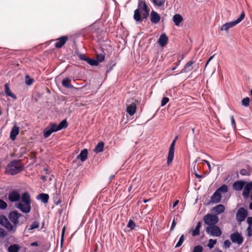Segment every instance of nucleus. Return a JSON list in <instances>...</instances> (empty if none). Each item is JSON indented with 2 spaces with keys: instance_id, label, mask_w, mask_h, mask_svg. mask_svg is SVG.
Instances as JSON below:
<instances>
[{
  "instance_id": "f257e3e1",
  "label": "nucleus",
  "mask_w": 252,
  "mask_h": 252,
  "mask_svg": "<svg viewBox=\"0 0 252 252\" xmlns=\"http://www.w3.org/2000/svg\"><path fill=\"white\" fill-rule=\"evenodd\" d=\"M149 11L150 9L145 1L139 0L137 8L134 12L133 19L136 22H141L143 19L148 17Z\"/></svg>"
},
{
  "instance_id": "f03ea898",
  "label": "nucleus",
  "mask_w": 252,
  "mask_h": 252,
  "mask_svg": "<svg viewBox=\"0 0 252 252\" xmlns=\"http://www.w3.org/2000/svg\"><path fill=\"white\" fill-rule=\"evenodd\" d=\"M31 199L30 194L25 192L21 196V201L15 204V207L24 213H29L31 211Z\"/></svg>"
},
{
  "instance_id": "7ed1b4c3",
  "label": "nucleus",
  "mask_w": 252,
  "mask_h": 252,
  "mask_svg": "<svg viewBox=\"0 0 252 252\" xmlns=\"http://www.w3.org/2000/svg\"><path fill=\"white\" fill-rule=\"evenodd\" d=\"M23 169L21 162L19 160H14L8 164L6 172L10 175H15L21 172Z\"/></svg>"
},
{
  "instance_id": "20e7f679",
  "label": "nucleus",
  "mask_w": 252,
  "mask_h": 252,
  "mask_svg": "<svg viewBox=\"0 0 252 252\" xmlns=\"http://www.w3.org/2000/svg\"><path fill=\"white\" fill-rule=\"evenodd\" d=\"M245 16V12L243 11L241 13L240 17L238 18H237L236 20L228 23H226L222 25L220 28V30L221 31L228 32L229 29L233 28V27L235 26L236 25L240 23L244 19Z\"/></svg>"
},
{
  "instance_id": "39448f33",
  "label": "nucleus",
  "mask_w": 252,
  "mask_h": 252,
  "mask_svg": "<svg viewBox=\"0 0 252 252\" xmlns=\"http://www.w3.org/2000/svg\"><path fill=\"white\" fill-rule=\"evenodd\" d=\"M204 221L208 226L216 225L219 221V218L216 215L207 214L204 217Z\"/></svg>"
},
{
  "instance_id": "423d86ee",
  "label": "nucleus",
  "mask_w": 252,
  "mask_h": 252,
  "mask_svg": "<svg viewBox=\"0 0 252 252\" xmlns=\"http://www.w3.org/2000/svg\"><path fill=\"white\" fill-rule=\"evenodd\" d=\"M206 232L210 235L214 237H220L222 234L221 229L216 225L207 226Z\"/></svg>"
},
{
  "instance_id": "0eeeda50",
  "label": "nucleus",
  "mask_w": 252,
  "mask_h": 252,
  "mask_svg": "<svg viewBox=\"0 0 252 252\" xmlns=\"http://www.w3.org/2000/svg\"><path fill=\"white\" fill-rule=\"evenodd\" d=\"M248 215V211L243 207L240 208L236 213V219L237 221L241 223L244 221Z\"/></svg>"
},
{
  "instance_id": "6e6552de",
  "label": "nucleus",
  "mask_w": 252,
  "mask_h": 252,
  "mask_svg": "<svg viewBox=\"0 0 252 252\" xmlns=\"http://www.w3.org/2000/svg\"><path fill=\"white\" fill-rule=\"evenodd\" d=\"M68 125L66 120H63L59 125L56 123H52L49 124L48 126L53 131V132L58 131L63 128H66Z\"/></svg>"
},
{
  "instance_id": "1a4fd4ad",
  "label": "nucleus",
  "mask_w": 252,
  "mask_h": 252,
  "mask_svg": "<svg viewBox=\"0 0 252 252\" xmlns=\"http://www.w3.org/2000/svg\"><path fill=\"white\" fill-rule=\"evenodd\" d=\"M177 139V137H176L175 139L172 142V143L171 144L169 148L167 160V163L168 165L172 163L174 157V149Z\"/></svg>"
},
{
  "instance_id": "9d476101",
  "label": "nucleus",
  "mask_w": 252,
  "mask_h": 252,
  "mask_svg": "<svg viewBox=\"0 0 252 252\" xmlns=\"http://www.w3.org/2000/svg\"><path fill=\"white\" fill-rule=\"evenodd\" d=\"M22 216V214L18 213L17 211H12L8 215V218L9 220L13 223V224L17 227V225L19 223L18 220Z\"/></svg>"
},
{
  "instance_id": "9b49d317",
  "label": "nucleus",
  "mask_w": 252,
  "mask_h": 252,
  "mask_svg": "<svg viewBox=\"0 0 252 252\" xmlns=\"http://www.w3.org/2000/svg\"><path fill=\"white\" fill-rule=\"evenodd\" d=\"M230 238L233 243L239 245H241L244 240L242 235L238 232L231 234Z\"/></svg>"
},
{
  "instance_id": "f8f14e48",
  "label": "nucleus",
  "mask_w": 252,
  "mask_h": 252,
  "mask_svg": "<svg viewBox=\"0 0 252 252\" xmlns=\"http://www.w3.org/2000/svg\"><path fill=\"white\" fill-rule=\"evenodd\" d=\"M21 198V196L18 191L13 190L9 193L8 199L11 202L18 201Z\"/></svg>"
},
{
  "instance_id": "ddd939ff",
  "label": "nucleus",
  "mask_w": 252,
  "mask_h": 252,
  "mask_svg": "<svg viewBox=\"0 0 252 252\" xmlns=\"http://www.w3.org/2000/svg\"><path fill=\"white\" fill-rule=\"evenodd\" d=\"M150 18L152 24H157L160 21V16L156 11L153 10L150 13Z\"/></svg>"
},
{
  "instance_id": "4468645a",
  "label": "nucleus",
  "mask_w": 252,
  "mask_h": 252,
  "mask_svg": "<svg viewBox=\"0 0 252 252\" xmlns=\"http://www.w3.org/2000/svg\"><path fill=\"white\" fill-rule=\"evenodd\" d=\"M243 191V196L245 198H248L249 196L250 191L252 190V182H249L244 186Z\"/></svg>"
},
{
  "instance_id": "2eb2a0df",
  "label": "nucleus",
  "mask_w": 252,
  "mask_h": 252,
  "mask_svg": "<svg viewBox=\"0 0 252 252\" xmlns=\"http://www.w3.org/2000/svg\"><path fill=\"white\" fill-rule=\"evenodd\" d=\"M221 194L218 191H216L211 198V202L214 203H217L220 201Z\"/></svg>"
},
{
  "instance_id": "dca6fc26",
  "label": "nucleus",
  "mask_w": 252,
  "mask_h": 252,
  "mask_svg": "<svg viewBox=\"0 0 252 252\" xmlns=\"http://www.w3.org/2000/svg\"><path fill=\"white\" fill-rule=\"evenodd\" d=\"M245 183V182L243 181H237L233 184V188L236 190H241L244 188Z\"/></svg>"
},
{
  "instance_id": "f3484780",
  "label": "nucleus",
  "mask_w": 252,
  "mask_h": 252,
  "mask_svg": "<svg viewBox=\"0 0 252 252\" xmlns=\"http://www.w3.org/2000/svg\"><path fill=\"white\" fill-rule=\"evenodd\" d=\"M67 40V36H62L59 38L57 42L55 43V47L56 48H61L66 42Z\"/></svg>"
},
{
  "instance_id": "a211bd4d",
  "label": "nucleus",
  "mask_w": 252,
  "mask_h": 252,
  "mask_svg": "<svg viewBox=\"0 0 252 252\" xmlns=\"http://www.w3.org/2000/svg\"><path fill=\"white\" fill-rule=\"evenodd\" d=\"M168 37L165 33L162 34L158 40V43L161 47H164L165 46L168 42Z\"/></svg>"
},
{
  "instance_id": "6ab92c4d",
  "label": "nucleus",
  "mask_w": 252,
  "mask_h": 252,
  "mask_svg": "<svg viewBox=\"0 0 252 252\" xmlns=\"http://www.w3.org/2000/svg\"><path fill=\"white\" fill-rule=\"evenodd\" d=\"M19 132V127L17 126H14L10 132V137L12 140H14L16 139L17 135Z\"/></svg>"
},
{
  "instance_id": "aec40b11",
  "label": "nucleus",
  "mask_w": 252,
  "mask_h": 252,
  "mask_svg": "<svg viewBox=\"0 0 252 252\" xmlns=\"http://www.w3.org/2000/svg\"><path fill=\"white\" fill-rule=\"evenodd\" d=\"M88 150L87 149L83 150L80 154L77 156V158L78 159H80L81 161H85L88 158Z\"/></svg>"
},
{
  "instance_id": "412c9836",
  "label": "nucleus",
  "mask_w": 252,
  "mask_h": 252,
  "mask_svg": "<svg viewBox=\"0 0 252 252\" xmlns=\"http://www.w3.org/2000/svg\"><path fill=\"white\" fill-rule=\"evenodd\" d=\"M136 104L134 102L131 103L127 106L126 112L130 115L132 116L136 112Z\"/></svg>"
},
{
  "instance_id": "4be33fe9",
  "label": "nucleus",
  "mask_w": 252,
  "mask_h": 252,
  "mask_svg": "<svg viewBox=\"0 0 252 252\" xmlns=\"http://www.w3.org/2000/svg\"><path fill=\"white\" fill-rule=\"evenodd\" d=\"M4 88V92L7 96H10L14 99H16L17 97L16 95L12 93V92L11 91L9 88V85L8 83L5 84Z\"/></svg>"
},
{
  "instance_id": "5701e85b",
  "label": "nucleus",
  "mask_w": 252,
  "mask_h": 252,
  "mask_svg": "<svg viewBox=\"0 0 252 252\" xmlns=\"http://www.w3.org/2000/svg\"><path fill=\"white\" fill-rule=\"evenodd\" d=\"M183 20V17L179 14H176L173 17V21L177 26H179Z\"/></svg>"
},
{
  "instance_id": "b1692460",
  "label": "nucleus",
  "mask_w": 252,
  "mask_h": 252,
  "mask_svg": "<svg viewBox=\"0 0 252 252\" xmlns=\"http://www.w3.org/2000/svg\"><path fill=\"white\" fill-rule=\"evenodd\" d=\"M49 196L48 194L46 193H41L37 196L36 199L41 200L43 203H46L48 202Z\"/></svg>"
},
{
  "instance_id": "393cba45",
  "label": "nucleus",
  "mask_w": 252,
  "mask_h": 252,
  "mask_svg": "<svg viewBox=\"0 0 252 252\" xmlns=\"http://www.w3.org/2000/svg\"><path fill=\"white\" fill-rule=\"evenodd\" d=\"M194 63V62L192 61H190L188 62L184 67L181 70L180 73H185L190 71L192 69V65Z\"/></svg>"
},
{
  "instance_id": "a878e982",
  "label": "nucleus",
  "mask_w": 252,
  "mask_h": 252,
  "mask_svg": "<svg viewBox=\"0 0 252 252\" xmlns=\"http://www.w3.org/2000/svg\"><path fill=\"white\" fill-rule=\"evenodd\" d=\"M9 232H15L16 230V226H15L14 224L12 225L8 220L7 222L3 226Z\"/></svg>"
},
{
  "instance_id": "bb28decb",
  "label": "nucleus",
  "mask_w": 252,
  "mask_h": 252,
  "mask_svg": "<svg viewBox=\"0 0 252 252\" xmlns=\"http://www.w3.org/2000/svg\"><path fill=\"white\" fill-rule=\"evenodd\" d=\"M213 210L217 214H220L224 212L225 207L223 205L219 204L214 207Z\"/></svg>"
},
{
  "instance_id": "cd10ccee",
  "label": "nucleus",
  "mask_w": 252,
  "mask_h": 252,
  "mask_svg": "<svg viewBox=\"0 0 252 252\" xmlns=\"http://www.w3.org/2000/svg\"><path fill=\"white\" fill-rule=\"evenodd\" d=\"M104 144L103 142H99L95 146L94 151L96 153H100L103 151Z\"/></svg>"
},
{
  "instance_id": "c85d7f7f",
  "label": "nucleus",
  "mask_w": 252,
  "mask_h": 252,
  "mask_svg": "<svg viewBox=\"0 0 252 252\" xmlns=\"http://www.w3.org/2000/svg\"><path fill=\"white\" fill-rule=\"evenodd\" d=\"M62 85L63 87L67 88L72 89L73 88V86L70 84V80L68 78L63 80Z\"/></svg>"
},
{
  "instance_id": "c756f323",
  "label": "nucleus",
  "mask_w": 252,
  "mask_h": 252,
  "mask_svg": "<svg viewBox=\"0 0 252 252\" xmlns=\"http://www.w3.org/2000/svg\"><path fill=\"white\" fill-rule=\"evenodd\" d=\"M201 226V222L200 221L198 222L197 225L195 227L194 230L192 232V235L193 236H197L199 235L200 228Z\"/></svg>"
},
{
  "instance_id": "7c9ffc66",
  "label": "nucleus",
  "mask_w": 252,
  "mask_h": 252,
  "mask_svg": "<svg viewBox=\"0 0 252 252\" xmlns=\"http://www.w3.org/2000/svg\"><path fill=\"white\" fill-rule=\"evenodd\" d=\"M20 247L16 244L11 245L8 249V252H18Z\"/></svg>"
},
{
  "instance_id": "2f4dec72",
  "label": "nucleus",
  "mask_w": 252,
  "mask_h": 252,
  "mask_svg": "<svg viewBox=\"0 0 252 252\" xmlns=\"http://www.w3.org/2000/svg\"><path fill=\"white\" fill-rule=\"evenodd\" d=\"M53 133V131L51 130V129L50 128V127L48 126L46 127L44 131H43V136L45 138L48 137L52 133Z\"/></svg>"
},
{
  "instance_id": "473e14b6",
  "label": "nucleus",
  "mask_w": 252,
  "mask_h": 252,
  "mask_svg": "<svg viewBox=\"0 0 252 252\" xmlns=\"http://www.w3.org/2000/svg\"><path fill=\"white\" fill-rule=\"evenodd\" d=\"M228 190V188L227 186L225 185H223L221 187H220L219 188H218L217 190L218 192H219L220 193L221 192L225 193Z\"/></svg>"
},
{
  "instance_id": "72a5a7b5",
  "label": "nucleus",
  "mask_w": 252,
  "mask_h": 252,
  "mask_svg": "<svg viewBox=\"0 0 252 252\" xmlns=\"http://www.w3.org/2000/svg\"><path fill=\"white\" fill-rule=\"evenodd\" d=\"M39 222L37 221H34L32 223V224L30 226L29 228L27 227L29 230H32L34 229L37 228L39 227Z\"/></svg>"
},
{
  "instance_id": "f704fd0d",
  "label": "nucleus",
  "mask_w": 252,
  "mask_h": 252,
  "mask_svg": "<svg viewBox=\"0 0 252 252\" xmlns=\"http://www.w3.org/2000/svg\"><path fill=\"white\" fill-rule=\"evenodd\" d=\"M34 81V80L33 78H31L29 75H26L25 77V83L27 85L30 86L32 85Z\"/></svg>"
},
{
  "instance_id": "c9c22d12",
  "label": "nucleus",
  "mask_w": 252,
  "mask_h": 252,
  "mask_svg": "<svg viewBox=\"0 0 252 252\" xmlns=\"http://www.w3.org/2000/svg\"><path fill=\"white\" fill-rule=\"evenodd\" d=\"M8 220L5 216L3 215H1L0 216V224L2 226H3L5 225V224L7 222Z\"/></svg>"
},
{
  "instance_id": "e433bc0d",
  "label": "nucleus",
  "mask_w": 252,
  "mask_h": 252,
  "mask_svg": "<svg viewBox=\"0 0 252 252\" xmlns=\"http://www.w3.org/2000/svg\"><path fill=\"white\" fill-rule=\"evenodd\" d=\"M86 62L91 65H97L98 63L96 60L87 58Z\"/></svg>"
},
{
  "instance_id": "4c0bfd02",
  "label": "nucleus",
  "mask_w": 252,
  "mask_h": 252,
  "mask_svg": "<svg viewBox=\"0 0 252 252\" xmlns=\"http://www.w3.org/2000/svg\"><path fill=\"white\" fill-rule=\"evenodd\" d=\"M217 243V240H214L212 239H210L209 240V242L207 246L210 249H212L214 245Z\"/></svg>"
},
{
  "instance_id": "58836bf2",
  "label": "nucleus",
  "mask_w": 252,
  "mask_h": 252,
  "mask_svg": "<svg viewBox=\"0 0 252 252\" xmlns=\"http://www.w3.org/2000/svg\"><path fill=\"white\" fill-rule=\"evenodd\" d=\"M135 226L136 224L135 222L131 220H130L128 222L127 227L130 228L131 230H133L135 228Z\"/></svg>"
},
{
  "instance_id": "ea45409f",
  "label": "nucleus",
  "mask_w": 252,
  "mask_h": 252,
  "mask_svg": "<svg viewBox=\"0 0 252 252\" xmlns=\"http://www.w3.org/2000/svg\"><path fill=\"white\" fill-rule=\"evenodd\" d=\"M184 240H185L184 235L183 234L180 236V238L178 242H177V243L176 244V245L175 246V248H178V247H180L182 245L183 243L184 242Z\"/></svg>"
},
{
  "instance_id": "a19ab883",
  "label": "nucleus",
  "mask_w": 252,
  "mask_h": 252,
  "mask_svg": "<svg viewBox=\"0 0 252 252\" xmlns=\"http://www.w3.org/2000/svg\"><path fill=\"white\" fill-rule=\"evenodd\" d=\"M250 103V98L248 97L244 98L242 100V104L245 106H248Z\"/></svg>"
},
{
  "instance_id": "79ce46f5",
  "label": "nucleus",
  "mask_w": 252,
  "mask_h": 252,
  "mask_svg": "<svg viewBox=\"0 0 252 252\" xmlns=\"http://www.w3.org/2000/svg\"><path fill=\"white\" fill-rule=\"evenodd\" d=\"M7 207V203L2 199H0V209H5Z\"/></svg>"
},
{
  "instance_id": "37998d69",
  "label": "nucleus",
  "mask_w": 252,
  "mask_h": 252,
  "mask_svg": "<svg viewBox=\"0 0 252 252\" xmlns=\"http://www.w3.org/2000/svg\"><path fill=\"white\" fill-rule=\"evenodd\" d=\"M203 248L200 245H198L194 247L192 252H202Z\"/></svg>"
},
{
  "instance_id": "c03bdc74",
  "label": "nucleus",
  "mask_w": 252,
  "mask_h": 252,
  "mask_svg": "<svg viewBox=\"0 0 252 252\" xmlns=\"http://www.w3.org/2000/svg\"><path fill=\"white\" fill-rule=\"evenodd\" d=\"M169 100V99L168 97H164L161 101V106H164L165 105L168 103Z\"/></svg>"
},
{
  "instance_id": "a18cd8bd",
  "label": "nucleus",
  "mask_w": 252,
  "mask_h": 252,
  "mask_svg": "<svg viewBox=\"0 0 252 252\" xmlns=\"http://www.w3.org/2000/svg\"><path fill=\"white\" fill-rule=\"evenodd\" d=\"M105 56L103 54H99L96 56V59L97 62H101L104 61Z\"/></svg>"
},
{
  "instance_id": "49530a36",
  "label": "nucleus",
  "mask_w": 252,
  "mask_h": 252,
  "mask_svg": "<svg viewBox=\"0 0 252 252\" xmlns=\"http://www.w3.org/2000/svg\"><path fill=\"white\" fill-rule=\"evenodd\" d=\"M247 236L250 237L252 235V226L249 225L247 229Z\"/></svg>"
},
{
  "instance_id": "de8ad7c7",
  "label": "nucleus",
  "mask_w": 252,
  "mask_h": 252,
  "mask_svg": "<svg viewBox=\"0 0 252 252\" xmlns=\"http://www.w3.org/2000/svg\"><path fill=\"white\" fill-rule=\"evenodd\" d=\"M6 231L3 228H0V237H4L7 235Z\"/></svg>"
},
{
  "instance_id": "09e8293b",
  "label": "nucleus",
  "mask_w": 252,
  "mask_h": 252,
  "mask_svg": "<svg viewBox=\"0 0 252 252\" xmlns=\"http://www.w3.org/2000/svg\"><path fill=\"white\" fill-rule=\"evenodd\" d=\"M165 2V0H158L157 1V2L156 3V5L158 6H162L164 3Z\"/></svg>"
},
{
  "instance_id": "8fccbe9b",
  "label": "nucleus",
  "mask_w": 252,
  "mask_h": 252,
  "mask_svg": "<svg viewBox=\"0 0 252 252\" xmlns=\"http://www.w3.org/2000/svg\"><path fill=\"white\" fill-rule=\"evenodd\" d=\"M230 120H231V125L233 126V127L234 128H235L236 127V124H235V120H234V117L233 116H231L230 117Z\"/></svg>"
},
{
  "instance_id": "3c124183",
  "label": "nucleus",
  "mask_w": 252,
  "mask_h": 252,
  "mask_svg": "<svg viewBox=\"0 0 252 252\" xmlns=\"http://www.w3.org/2000/svg\"><path fill=\"white\" fill-rule=\"evenodd\" d=\"M230 244H231L230 242L228 240H226L224 241V247L225 248H229L230 246Z\"/></svg>"
},
{
  "instance_id": "603ef678",
  "label": "nucleus",
  "mask_w": 252,
  "mask_h": 252,
  "mask_svg": "<svg viewBox=\"0 0 252 252\" xmlns=\"http://www.w3.org/2000/svg\"><path fill=\"white\" fill-rule=\"evenodd\" d=\"M65 228L63 227L62 231V236H61V244H62L63 241V237L65 233Z\"/></svg>"
},
{
  "instance_id": "864d4df0",
  "label": "nucleus",
  "mask_w": 252,
  "mask_h": 252,
  "mask_svg": "<svg viewBox=\"0 0 252 252\" xmlns=\"http://www.w3.org/2000/svg\"><path fill=\"white\" fill-rule=\"evenodd\" d=\"M202 162L206 163V165H207V166L208 167L209 171V172H210L211 170V165H210L209 162L208 160L203 159V160H202Z\"/></svg>"
},
{
  "instance_id": "5fc2aeb1",
  "label": "nucleus",
  "mask_w": 252,
  "mask_h": 252,
  "mask_svg": "<svg viewBox=\"0 0 252 252\" xmlns=\"http://www.w3.org/2000/svg\"><path fill=\"white\" fill-rule=\"evenodd\" d=\"M247 222L249 225L252 226V217H250L247 218Z\"/></svg>"
},
{
  "instance_id": "6e6d98bb",
  "label": "nucleus",
  "mask_w": 252,
  "mask_h": 252,
  "mask_svg": "<svg viewBox=\"0 0 252 252\" xmlns=\"http://www.w3.org/2000/svg\"><path fill=\"white\" fill-rule=\"evenodd\" d=\"M214 56L215 55H212V56H211L209 59L208 60H207L206 63V64H205V68H206L207 66V65L209 64V62L214 58Z\"/></svg>"
},
{
  "instance_id": "4d7b16f0",
  "label": "nucleus",
  "mask_w": 252,
  "mask_h": 252,
  "mask_svg": "<svg viewBox=\"0 0 252 252\" xmlns=\"http://www.w3.org/2000/svg\"><path fill=\"white\" fill-rule=\"evenodd\" d=\"M240 173L242 175H246L247 171L246 169H242L240 170Z\"/></svg>"
},
{
  "instance_id": "13d9d810",
  "label": "nucleus",
  "mask_w": 252,
  "mask_h": 252,
  "mask_svg": "<svg viewBox=\"0 0 252 252\" xmlns=\"http://www.w3.org/2000/svg\"><path fill=\"white\" fill-rule=\"evenodd\" d=\"M176 223L175 221V220H174L172 221V225H171V230H172L174 229V228H175V226H176Z\"/></svg>"
},
{
  "instance_id": "bf43d9fd",
  "label": "nucleus",
  "mask_w": 252,
  "mask_h": 252,
  "mask_svg": "<svg viewBox=\"0 0 252 252\" xmlns=\"http://www.w3.org/2000/svg\"><path fill=\"white\" fill-rule=\"evenodd\" d=\"M80 59L82 60H84V61H87V59L88 58H86L85 57V56L84 55H80Z\"/></svg>"
},
{
  "instance_id": "052dcab7",
  "label": "nucleus",
  "mask_w": 252,
  "mask_h": 252,
  "mask_svg": "<svg viewBox=\"0 0 252 252\" xmlns=\"http://www.w3.org/2000/svg\"><path fill=\"white\" fill-rule=\"evenodd\" d=\"M178 203H179V200H176V201H175L173 204V208L175 207L177 205Z\"/></svg>"
},
{
  "instance_id": "680f3d73",
  "label": "nucleus",
  "mask_w": 252,
  "mask_h": 252,
  "mask_svg": "<svg viewBox=\"0 0 252 252\" xmlns=\"http://www.w3.org/2000/svg\"><path fill=\"white\" fill-rule=\"evenodd\" d=\"M38 245V244L37 242H34L31 244L32 246H37Z\"/></svg>"
},
{
  "instance_id": "e2e57ef3",
  "label": "nucleus",
  "mask_w": 252,
  "mask_h": 252,
  "mask_svg": "<svg viewBox=\"0 0 252 252\" xmlns=\"http://www.w3.org/2000/svg\"><path fill=\"white\" fill-rule=\"evenodd\" d=\"M181 60H179L176 63H175V64H176V66H178V65H179V64H180V63H181Z\"/></svg>"
},
{
  "instance_id": "0e129e2a",
  "label": "nucleus",
  "mask_w": 252,
  "mask_h": 252,
  "mask_svg": "<svg viewBox=\"0 0 252 252\" xmlns=\"http://www.w3.org/2000/svg\"><path fill=\"white\" fill-rule=\"evenodd\" d=\"M196 177L198 178V179H200V178H202L203 176V175H200L199 174H196Z\"/></svg>"
},
{
  "instance_id": "69168bd1",
  "label": "nucleus",
  "mask_w": 252,
  "mask_h": 252,
  "mask_svg": "<svg viewBox=\"0 0 252 252\" xmlns=\"http://www.w3.org/2000/svg\"><path fill=\"white\" fill-rule=\"evenodd\" d=\"M249 208L251 210H252V202L250 204Z\"/></svg>"
},
{
  "instance_id": "338daca9",
  "label": "nucleus",
  "mask_w": 252,
  "mask_h": 252,
  "mask_svg": "<svg viewBox=\"0 0 252 252\" xmlns=\"http://www.w3.org/2000/svg\"><path fill=\"white\" fill-rule=\"evenodd\" d=\"M215 252H222L219 249H217V250H215Z\"/></svg>"
},
{
  "instance_id": "774afa93",
  "label": "nucleus",
  "mask_w": 252,
  "mask_h": 252,
  "mask_svg": "<svg viewBox=\"0 0 252 252\" xmlns=\"http://www.w3.org/2000/svg\"><path fill=\"white\" fill-rule=\"evenodd\" d=\"M153 3L156 4V3L157 2V1H158L157 0H152Z\"/></svg>"
}]
</instances>
